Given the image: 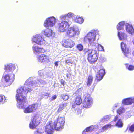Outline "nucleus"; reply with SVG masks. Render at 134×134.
I'll return each mask as SVG.
<instances>
[{"label":"nucleus","instance_id":"6","mask_svg":"<svg viewBox=\"0 0 134 134\" xmlns=\"http://www.w3.org/2000/svg\"><path fill=\"white\" fill-rule=\"evenodd\" d=\"M125 21H122L119 23L117 25V28L118 30V36L120 40H125L127 37L126 34L124 33H120L119 30L124 29Z\"/></svg>","mask_w":134,"mask_h":134},{"label":"nucleus","instance_id":"51","mask_svg":"<svg viewBox=\"0 0 134 134\" xmlns=\"http://www.w3.org/2000/svg\"><path fill=\"white\" fill-rule=\"evenodd\" d=\"M60 107H61V108H62L63 109L64 108V107L63 106V105L62 104H61L59 106Z\"/></svg>","mask_w":134,"mask_h":134},{"label":"nucleus","instance_id":"24","mask_svg":"<svg viewBox=\"0 0 134 134\" xmlns=\"http://www.w3.org/2000/svg\"><path fill=\"white\" fill-rule=\"evenodd\" d=\"M53 124L54 125V129L57 131H60L63 128L62 126H61L60 123L57 120L55 121L54 122V124Z\"/></svg>","mask_w":134,"mask_h":134},{"label":"nucleus","instance_id":"7","mask_svg":"<svg viewBox=\"0 0 134 134\" xmlns=\"http://www.w3.org/2000/svg\"><path fill=\"white\" fill-rule=\"evenodd\" d=\"M84 99L83 103L84 107L88 108L91 107L93 104V99L90 94L86 93L83 96Z\"/></svg>","mask_w":134,"mask_h":134},{"label":"nucleus","instance_id":"32","mask_svg":"<svg viewBox=\"0 0 134 134\" xmlns=\"http://www.w3.org/2000/svg\"><path fill=\"white\" fill-rule=\"evenodd\" d=\"M38 74L41 77L44 78H46V72L45 70H39L38 71Z\"/></svg>","mask_w":134,"mask_h":134},{"label":"nucleus","instance_id":"25","mask_svg":"<svg viewBox=\"0 0 134 134\" xmlns=\"http://www.w3.org/2000/svg\"><path fill=\"white\" fill-rule=\"evenodd\" d=\"M121 47L124 55L127 57V54L129 53L128 49L126 47V45L122 42L121 43Z\"/></svg>","mask_w":134,"mask_h":134},{"label":"nucleus","instance_id":"8","mask_svg":"<svg viewBox=\"0 0 134 134\" xmlns=\"http://www.w3.org/2000/svg\"><path fill=\"white\" fill-rule=\"evenodd\" d=\"M80 30L78 26L74 25L72 27H70L67 31V34L69 37L72 38L75 36L76 34H79Z\"/></svg>","mask_w":134,"mask_h":134},{"label":"nucleus","instance_id":"15","mask_svg":"<svg viewBox=\"0 0 134 134\" xmlns=\"http://www.w3.org/2000/svg\"><path fill=\"white\" fill-rule=\"evenodd\" d=\"M40 119L39 118L36 119L35 117L29 124V127L31 129H34L39 124Z\"/></svg>","mask_w":134,"mask_h":134},{"label":"nucleus","instance_id":"22","mask_svg":"<svg viewBox=\"0 0 134 134\" xmlns=\"http://www.w3.org/2000/svg\"><path fill=\"white\" fill-rule=\"evenodd\" d=\"M124 25L126 32L131 35H132L134 32V29L132 25L128 23H125V22Z\"/></svg>","mask_w":134,"mask_h":134},{"label":"nucleus","instance_id":"12","mask_svg":"<svg viewBox=\"0 0 134 134\" xmlns=\"http://www.w3.org/2000/svg\"><path fill=\"white\" fill-rule=\"evenodd\" d=\"M62 44L64 47L67 48L73 47L75 45V42L71 39H64L62 41Z\"/></svg>","mask_w":134,"mask_h":134},{"label":"nucleus","instance_id":"45","mask_svg":"<svg viewBox=\"0 0 134 134\" xmlns=\"http://www.w3.org/2000/svg\"><path fill=\"white\" fill-rule=\"evenodd\" d=\"M66 63L67 64H69V63L71 64V61L69 60H67L66 61Z\"/></svg>","mask_w":134,"mask_h":134},{"label":"nucleus","instance_id":"1","mask_svg":"<svg viewBox=\"0 0 134 134\" xmlns=\"http://www.w3.org/2000/svg\"><path fill=\"white\" fill-rule=\"evenodd\" d=\"M31 77H29L23 86L19 88L17 90L16 98L18 99V106L20 108L23 107V105L22 104L21 100L23 99V102L24 103L25 98L21 96V93L22 91L24 94H27L29 92L32 91L35 87L39 86L40 83L43 85L46 83L45 81L43 80H37V82L35 80L31 81Z\"/></svg>","mask_w":134,"mask_h":134},{"label":"nucleus","instance_id":"49","mask_svg":"<svg viewBox=\"0 0 134 134\" xmlns=\"http://www.w3.org/2000/svg\"><path fill=\"white\" fill-rule=\"evenodd\" d=\"M61 82L62 84L63 85V86H64V81L63 80H61Z\"/></svg>","mask_w":134,"mask_h":134},{"label":"nucleus","instance_id":"9","mask_svg":"<svg viewBox=\"0 0 134 134\" xmlns=\"http://www.w3.org/2000/svg\"><path fill=\"white\" fill-rule=\"evenodd\" d=\"M32 42H34L38 45H42L45 43L44 38L41 35L37 34L34 36L32 39Z\"/></svg>","mask_w":134,"mask_h":134},{"label":"nucleus","instance_id":"38","mask_svg":"<svg viewBox=\"0 0 134 134\" xmlns=\"http://www.w3.org/2000/svg\"><path fill=\"white\" fill-rule=\"evenodd\" d=\"M77 48L79 51H81L83 49V46L81 44H79L77 45Z\"/></svg>","mask_w":134,"mask_h":134},{"label":"nucleus","instance_id":"28","mask_svg":"<svg viewBox=\"0 0 134 134\" xmlns=\"http://www.w3.org/2000/svg\"><path fill=\"white\" fill-rule=\"evenodd\" d=\"M113 126V125L111 124H107L102 128L100 132H105L108 129L111 128Z\"/></svg>","mask_w":134,"mask_h":134},{"label":"nucleus","instance_id":"34","mask_svg":"<svg viewBox=\"0 0 134 134\" xmlns=\"http://www.w3.org/2000/svg\"><path fill=\"white\" fill-rule=\"evenodd\" d=\"M126 109L124 107H121L118 109L117 112L120 115L124 113Z\"/></svg>","mask_w":134,"mask_h":134},{"label":"nucleus","instance_id":"16","mask_svg":"<svg viewBox=\"0 0 134 134\" xmlns=\"http://www.w3.org/2000/svg\"><path fill=\"white\" fill-rule=\"evenodd\" d=\"M16 68L15 65V64L12 63L6 65L5 66V72L4 74H6V72H11L15 70Z\"/></svg>","mask_w":134,"mask_h":134},{"label":"nucleus","instance_id":"30","mask_svg":"<svg viewBox=\"0 0 134 134\" xmlns=\"http://www.w3.org/2000/svg\"><path fill=\"white\" fill-rule=\"evenodd\" d=\"M82 102V100L81 98L80 95H78L77 96L75 100V101L74 103L75 104L77 105L80 104Z\"/></svg>","mask_w":134,"mask_h":134},{"label":"nucleus","instance_id":"36","mask_svg":"<svg viewBox=\"0 0 134 134\" xmlns=\"http://www.w3.org/2000/svg\"><path fill=\"white\" fill-rule=\"evenodd\" d=\"M96 46H97V49L99 51H102L104 50L103 47L100 44L96 43Z\"/></svg>","mask_w":134,"mask_h":134},{"label":"nucleus","instance_id":"31","mask_svg":"<svg viewBox=\"0 0 134 134\" xmlns=\"http://www.w3.org/2000/svg\"><path fill=\"white\" fill-rule=\"evenodd\" d=\"M7 98L3 95H0V104H3L7 102Z\"/></svg>","mask_w":134,"mask_h":134},{"label":"nucleus","instance_id":"21","mask_svg":"<svg viewBox=\"0 0 134 134\" xmlns=\"http://www.w3.org/2000/svg\"><path fill=\"white\" fill-rule=\"evenodd\" d=\"M122 103L123 104L127 105L134 103V97L124 99Z\"/></svg>","mask_w":134,"mask_h":134},{"label":"nucleus","instance_id":"14","mask_svg":"<svg viewBox=\"0 0 134 134\" xmlns=\"http://www.w3.org/2000/svg\"><path fill=\"white\" fill-rule=\"evenodd\" d=\"M37 58L38 61L41 63H46L49 61V59L48 56L43 54L38 56Z\"/></svg>","mask_w":134,"mask_h":134},{"label":"nucleus","instance_id":"19","mask_svg":"<svg viewBox=\"0 0 134 134\" xmlns=\"http://www.w3.org/2000/svg\"><path fill=\"white\" fill-rule=\"evenodd\" d=\"M42 33L46 36L48 37H53L55 36V33L50 29H47L42 31Z\"/></svg>","mask_w":134,"mask_h":134},{"label":"nucleus","instance_id":"37","mask_svg":"<svg viewBox=\"0 0 134 134\" xmlns=\"http://www.w3.org/2000/svg\"><path fill=\"white\" fill-rule=\"evenodd\" d=\"M61 96L62 99L64 100H67L69 98V96L66 94H62Z\"/></svg>","mask_w":134,"mask_h":134},{"label":"nucleus","instance_id":"27","mask_svg":"<svg viewBox=\"0 0 134 134\" xmlns=\"http://www.w3.org/2000/svg\"><path fill=\"white\" fill-rule=\"evenodd\" d=\"M97 127V126L96 125H91L89 127H87L83 131V132H92L94 130V129Z\"/></svg>","mask_w":134,"mask_h":134},{"label":"nucleus","instance_id":"20","mask_svg":"<svg viewBox=\"0 0 134 134\" xmlns=\"http://www.w3.org/2000/svg\"><path fill=\"white\" fill-rule=\"evenodd\" d=\"M32 49L34 53L36 55L39 54L40 53H43L45 52L44 49L40 48L36 46L35 44L33 46Z\"/></svg>","mask_w":134,"mask_h":134},{"label":"nucleus","instance_id":"41","mask_svg":"<svg viewBox=\"0 0 134 134\" xmlns=\"http://www.w3.org/2000/svg\"><path fill=\"white\" fill-rule=\"evenodd\" d=\"M66 14L67 17H68L69 19V20H70V18H71L74 15V14L71 12H69L67 14Z\"/></svg>","mask_w":134,"mask_h":134},{"label":"nucleus","instance_id":"47","mask_svg":"<svg viewBox=\"0 0 134 134\" xmlns=\"http://www.w3.org/2000/svg\"><path fill=\"white\" fill-rule=\"evenodd\" d=\"M63 109L62 108H61L59 106V107L58 110V111L59 112Z\"/></svg>","mask_w":134,"mask_h":134},{"label":"nucleus","instance_id":"4","mask_svg":"<svg viewBox=\"0 0 134 134\" xmlns=\"http://www.w3.org/2000/svg\"><path fill=\"white\" fill-rule=\"evenodd\" d=\"M96 31H94L92 32L88 33L84 37V42L88 44V46H93L94 42L95 40Z\"/></svg>","mask_w":134,"mask_h":134},{"label":"nucleus","instance_id":"39","mask_svg":"<svg viewBox=\"0 0 134 134\" xmlns=\"http://www.w3.org/2000/svg\"><path fill=\"white\" fill-rule=\"evenodd\" d=\"M43 133V131L42 129H38L37 131H35L34 134H42Z\"/></svg>","mask_w":134,"mask_h":134},{"label":"nucleus","instance_id":"17","mask_svg":"<svg viewBox=\"0 0 134 134\" xmlns=\"http://www.w3.org/2000/svg\"><path fill=\"white\" fill-rule=\"evenodd\" d=\"M114 121L115 122V126L118 128L122 127L123 125V124L121 120L119 118V115H117L115 117Z\"/></svg>","mask_w":134,"mask_h":134},{"label":"nucleus","instance_id":"35","mask_svg":"<svg viewBox=\"0 0 134 134\" xmlns=\"http://www.w3.org/2000/svg\"><path fill=\"white\" fill-rule=\"evenodd\" d=\"M93 77L91 75H89L88 77L87 83L88 86H90L92 83L93 80Z\"/></svg>","mask_w":134,"mask_h":134},{"label":"nucleus","instance_id":"23","mask_svg":"<svg viewBox=\"0 0 134 134\" xmlns=\"http://www.w3.org/2000/svg\"><path fill=\"white\" fill-rule=\"evenodd\" d=\"M112 115H107L104 116L100 120V122L101 123L104 124L107 123L110 120V119L112 118Z\"/></svg>","mask_w":134,"mask_h":134},{"label":"nucleus","instance_id":"44","mask_svg":"<svg viewBox=\"0 0 134 134\" xmlns=\"http://www.w3.org/2000/svg\"><path fill=\"white\" fill-rule=\"evenodd\" d=\"M57 97V96L56 95H54L51 98V100L53 101Z\"/></svg>","mask_w":134,"mask_h":134},{"label":"nucleus","instance_id":"11","mask_svg":"<svg viewBox=\"0 0 134 134\" xmlns=\"http://www.w3.org/2000/svg\"><path fill=\"white\" fill-rule=\"evenodd\" d=\"M71 24L66 21H62L58 24L59 31L61 32H65L69 26Z\"/></svg>","mask_w":134,"mask_h":134},{"label":"nucleus","instance_id":"43","mask_svg":"<svg viewBox=\"0 0 134 134\" xmlns=\"http://www.w3.org/2000/svg\"><path fill=\"white\" fill-rule=\"evenodd\" d=\"M119 105V103H116L115 104L114 106L113 107V109L114 110L117 107V106Z\"/></svg>","mask_w":134,"mask_h":134},{"label":"nucleus","instance_id":"50","mask_svg":"<svg viewBox=\"0 0 134 134\" xmlns=\"http://www.w3.org/2000/svg\"><path fill=\"white\" fill-rule=\"evenodd\" d=\"M78 91H76L75 93H74L73 94V97H74L76 96V94L77 93Z\"/></svg>","mask_w":134,"mask_h":134},{"label":"nucleus","instance_id":"42","mask_svg":"<svg viewBox=\"0 0 134 134\" xmlns=\"http://www.w3.org/2000/svg\"><path fill=\"white\" fill-rule=\"evenodd\" d=\"M128 69L129 70H132L134 69V66L132 65H129L128 67Z\"/></svg>","mask_w":134,"mask_h":134},{"label":"nucleus","instance_id":"48","mask_svg":"<svg viewBox=\"0 0 134 134\" xmlns=\"http://www.w3.org/2000/svg\"><path fill=\"white\" fill-rule=\"evenodd\" d=\"M62 104L64 108L67 106V103H64Z\"/></svg>","mask_w":134,"mask_h":134},{"label":"nucleus","instance_id":"52","mask_svg":"<svg viewBox=\"0 0 134 134\" xmlns=\"http://www.w3.org/2000/svg\"><path fill=\"white\" fill-rule=\"evenodd\" d=\"M96 44H95V45H94V44H93V46H95V47H96Z\"/></svg>","mask_w":134,"mask_h":134},{"label":"nucleus","instance_id":"46","mask_svg":"<svg viewBox=\"0 0 134 134\" xmlns=\"http://www.w3.org/2000/svg\"><path fill=\"white\" fill-rule=\"evenodd\" d=\"M59 62V61H56L55 62L54 64H55V66L56 67H57L58 66V63Z\"/></svg>","mask_w":134,"mask_h":134},{"label":"nucleus","instance_id":"26","mask_svg":"<svg viewBox=\"0 0 134 134\" xmlns=\"http://www.w3.org/2000/svg\"><path fill=\"white\" fill-rule=\"evenodd\" d=\"M60 20L62 21H66L68 22V23H71V22L70 21L69 19L67 17L66 14L62 15L60 16Z\"/></svg>","mask_w":134,"mask_h":134},{"label":"nucleus","instance_id":"18","mask_svg":"<svg viewBox=\"0 0 134 134\" xmlns=\"http://www.w3.org/2000/svg\"><path fill=\"white\" fill-rule=\"evenodd\" d=\"M105 74V69H100L96 75V79L97 81H100L103 78Z\"/></svg>","mask_w":134,"mask_h":134},{"label":"nucleus","instance_id":"33","mask_svg":"<svg viewBox=\"0 0 134 134\" xmlns=\"http://www.w3.org/2000/svg\"><path fill=\"white\" fill-rule=\"evenodd\" d=\"M63 127L64 126V124L65 122V118H61L59 117L57 119V120H56Z\"/></svg>","mask_w":134,"mask_h":134},{"label":"nucleus","instance_id":"2","mask_svg":"<svg viewBox=\"0 0 134 134\" xmlns=\"http://www.w3.org/2000/svg\"><path fill=\"white\" fill-rule=\"evenodd\" d=\"M21 96H22L23 97H25V100L24 102V103H23V99L21 100V104L23 105V107L21 108H20L18 107V99L16 98V99L17 102V106L18 108L20 109H24L23 111L25 113H29L33 112L35 111L37 109L38 107V105L37 104H33L31 105H29L28 107L24 108V106L26 104V98L25 96H24V95H25L27 94H24L23 91L21 93Z\"/></svg>","mask_w":134,"mask_h":134},{"label":"nucleus","instance_id":"29","mask_svg":"<svg viewBox=\"0 0 134 134\" xmlns=\"http://www.w3.org/2000/svg\"><path fill=\"white\" fill-rule=\"evenodd\" d=\"M75 22L79 24H82L84 21L83 19L81 17L77 16L76 17H74L73 19Z\"/></svg>","mask_w":134,"mask_h":134},{"label":"nucleus","instance_id":"10","mask_svg":"<svg viewBox=\"0 0 134 134\" xmlns=\"http://www.w3.org/2000/svg\"><path fill=\"white\" fill-rule=\"evenodd\" d=\"M56 23L55 17L52 16L47 18L45 21L44 26L45 27H52L54 26Z\"/></svg>","mask_w":134,"mask_h":134},{"label":"nucleus","instance_id":"13","mask_svg":"<svg viewBox=\"0 0 134 134\" xmlns=\"http://www.w3.org/2000/svg\"><path fill=\"white\" fill-rule=\"evenodd\" d=\"M53 124L51 121L47 124L45 127V131L46 134H53L54 129L53 127Z\"/></svg>","mask_w":134,"mask_h":134},{"label":"nucleus","instance_id":"5","mask_svg":"<svg viewBox=\"0 0 134 134\" xmlns=\"http://www.w3.org/2000/svg\"><path fill=\"white\" fill-rule=\"evenodd\" d=\"M5 75H4L2 77V80L4 81V87L10 85L12 83L14 79L15 75L14 74H5Z\"/></svg>","mask_w":134,"mask_h":134},{"label":"nucleus","instance_id":"3","mask_svg":"<svg viewBox=\"0 0 134 134\" xmlns=\"http://www.w3.org/2000/svg\"><path fill=\"white\" fill-rule=\"evenodd\" d=\"M86 54L87 55L88 60L91 64L94 63L98 59V54L97 51L95 50L88 49L86 51Z\"/></svg>","mask_w":134,"mask_h":134},{"label":"nucleus","instance_id":"40","mask_svg":"<svg viewBox=\"0 0 134 134\" xmlns=\"http://www.w3.org/2000/svg\"><path fill=\"white\" fill-rule=\"evenodd\" d=\"M129 132L130 133H132L134 131V124L132 125L129 128Z\"/></svg>","mask_w":134,"mask_h":134}]
</instances>
